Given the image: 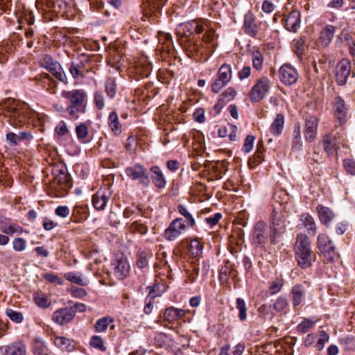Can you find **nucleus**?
I'll use <instances>...</instances> for the list:
<instances>
[{
  "label": "nucleus",
  "instance_id": "obj_3",
  "mask_svg": "<svg viewBox=\"0 0 355 355\" xmlns=\"http://www.w3.org/2000/svg\"><path fill=\"white\" fill-rule=\"evenodd\" d=\"M53 174L55 176L51 184L52 188L58 192V196L66 195L72 187L71 178L67 170L65 168L54 169Z\"/></svg>",
  "mask_w": 355,
  "mask_h": 355
},
{
  "label": "nucleus",
  "instance_id": "obj_51",
  "mask_svg": "<svg viewBox=\"0 0 355 355\" xmlns=\"http://www.w3.org/2000/svg\"><path fill=\"white\" fill-rule=\"evenodd\" d=\"M90 345L94 348H97L101 352L106 351V347L104 345L103 338L100 336H93L90 340Z\"/></svg>",
  "mask_w": 355,
  "mask_h": 355
},
{
  "label": "nucleus",
  "instance_id": "obj_30",
  "mask_svg": "<svg viewBox=\"0 0 355 355\" xmlns=\"http://www.w3.org/2000/svg\"><path fill=\"white\" fill-rule=\"evenodd\" d=\"M236 92L232 87H228L220 94L216 108L221 109L228 101H232L236 96Z\"/></svg>",
  "mask_w": 355,
  "mask_h": 355
},
{
  "label": "nucleus",
  "instance_id": "obj_12",
  "mask_svg": "<svg viewBox=\"0 0 355 355\" xmlns=\"http://www.w3.org/2000/svg\"><path fill=\"white\" fill-rule=\"evenodd\" d=\"M76 311L72 307L61 308L56 310L52 316V320L57 324L62 325L71 322L75 317Z\"/></svg>",
  "mask_w": 355,
  "mask_h": 355
},
{
  "label": "nucleus",
  "instance_id": "obj_17",
  "mask_svg": "<svg viewBox=\"0 0 355 355\" xmlns=\"http://www.w3.org/2000/svg\"><path fill=\"white\" fill-rule=\"evenodd\" d=\"M3 355H27V349L21 341L12 342L5 346Z\"/></svg>",
  "mask_w": 355,
  "mask_h": 355
},
{
  "label": "nucleus",
  "instance_id": "obj_54",
  "mask_svg": "<svg viewBox=\"0 0 355 355\" xmlns=\"http://www.w3.org/2000/svg\"><path fill=\"white\" fill-rule=\"evenodd\" d=\"M129 230L133 233L138 232L144 235L148 232V227L144 224L135 221L130 225Z\"/></svg>",
  "mask_w": 355,
  "mask_h": 355
},
{
  "label": "nucleus",
  "instance_id": "obj_4",
  "mask_svg": "<svg viewBox=\"0 0 355 355\" xmlns=\"http://www.w3.org/2000/svg\"><path fill=\"white\" fill-rule=\"evenodd\" d=\"M232 77V67L228 64H222L217 73V78L211 85V91L218 93L231 80Z\"/></svg>",
  "mask_w": 355,
  "mask_h": 355
},
{
  "label": "nucleus",
  "instance_id": "obj_26",
  "mask_svg": "<svg viewBox=\"0 0 355 355\" xmlns=\"http://www.w3.org/2000/svg\"><path fill=\"white\" fill-rule=\"evenodd\" d=\"M107 124L110 130L116 136L119 135L122 131V125L119 120L118 114L115 111L110 113Z\"/></svg>",
  "mask_w": 355,
  "mask_h": 355
},
{
  "label": "nucleus",
  "instance_id": "obj_60",
  "mask_svg": "<svg viewBox=\"0 0 355 355\" xmlns=\"http://www.w3.org/2000/svg\"><path fill=\"white\" fill-rule=\"evenodd\" d=\"M6 315L12 321L17 323L22 322L24 319L23 315L21 313L13 311L12 309H8L6 311Z\"/></svg>",
  "mask_w": 355,
  "mask_h": 355
},
{
  "label": "nucleus",
  "instance_id": "obj_29",
  "mask_svg": "<svg viewBox=\"0 0 355 355\" xmlns=\"http://www.w3.org/2000/svg\"><path fill=\"white\" fill-rule=\"evenodd\" d=\"M310 245L311 242L306 235L297 234L295 241V252L311 251Z\"/></svg>",
  "mask_w": 355,
  "mask_h": 355
},
{
  "label": "nucleus",
  "instance_id": "obj_40",
  "mask_svg": "<svg viewBox=\"0 0 355 355\" xmlns=\"http://www.w3.org/2000/svg\"><path fill=\"white\" fill-rule=\"evenodd\" d=\"M252 61L253 68L260 71L263 69V55L259 51H254L252 53Z\"/></svg>",
  "mask_w": 355,
  "mask_h": 355
},
{
  "label": "nucleus",
  "instance_id": "obj_45",
  "mask_svg": "<svg viewBox=\"0 0 355 355\" xmlns=\"http://www.w3.org/2000/svg\"><path fill=\"white\" fill-rule=\"evenodd\" d=\"M105 92L107 96L112 98L116 94V84L114 78H108L105 81Z\"/></svg>",
  "mask_w": 355,
  "mask_h": 355
},
{
  "label": "nucleus",
  "instance_id": "obj_58",
  "mask_svg": "<svg viewBox=\"0 0 355 355\" xmlns=\"http://www.w3.org/2000/svg\"><path fill=\"white\" fill-rule=\"evenodd\" d=\"M144 3L146 4L145 6L153 12L159 10L164 4V0H145Z\"/></svg>",
  "mask_w": 355,
  "mask_h": 355
},
{
  "label": "nucleus",
  "instance_id": "obj_10",
  "mask_svg": "<svg viewBox=\"0 0 355 355\" xmlns=\"http://www.w3.org/2000/svg\"><path fill=\"white\" fill-rule=\"evenodd\" d=\"M319 119L316 116L309 115L305 118L304 138L307 142H312L316 138Z\"/></svg>",
  "mask_w": 355,
  "mask_h": 355
},
{
  "label": "nucleus",
  "instance_id": "obj_11",
  "mask_svg": "<svg viewBox=\"0 0 355 355\" xmlns=\"http://www.w3.org/2000/svg\"><path fill=\"white\" fill-rule=\"evenodd\" d=\"M111 196L112 191L109 188L105 187L99 189L92 197V203L94 208L100 211L103 210Z\"/></svg>",
  "mask_w": 355,
  "mask_h": 355
},
{
  "label": "nucleus",
  "instance_id": "obj_27",
  "mask_svg": "<svg viewBox=\"0 0 355 355\" xmlns=\"http://www.w3.org/2000/svg\"><path fill=\"white\" fill-rule=\"evenodd\" d=\"M295 257L298 265L302 268H308L313 261L312 251L295 252Z\"/></svg>",
  "mask_w": 355,
  "mask_h": 355
},
{
  "label": "nucleus",
  "instance_id": "obj_9",
  "mask_svg": "<svg viewBox=\"0 0 355 355\" xmlns=\"http://www.w3.org/2000/svg\"><path fill=\"white\" fill-rule=\"evenodd\" d=\"M279 79L286 85H291L298 79L297 70L290 64H283L279 70Z\"/></svg>",
  "mask_w": 355,
  "mask_h": 355
},
{
  "label": "nucleus",
  "instance_id": "obj_38",
  "mask_svg": "<svg viewBox=\"0 0 355 355\" xmlns=\"http://www.w3.org/2000/svg\"><path fill=\"white\" fill-rule=\"evenodd\" d=\"M178 211L185 218L189 227H193L196 225V221L193 215L184 205H179L178 206Z\"/></svg>",
  "mask_w": 355,
  "mask_h": 355
},
{
  "label": "nucleus",
  "instance_id": "obj_31",
  "mask_svg": "<svg viewBox=\"0 0 355 355\" xmlns=\"http://www.w3.org/2000/svg\"><path fill=\"white\" fill-rule=\"evenodd\" d=\"M324 149L329 155L333 154L337 149L336 137L332 134H327L322 140Z\"/></svg>",
  "mask_w": 355,
  "mask_h": 355
},
{
  "label": "nucleus",
  "instance_id": "obj_13",
  "mask_svg": "<svg viewBox=\"0 0 355 355\" xmlns=\"http://www.w3.org/2000/svg\"><path fill=\"white\" fill-rule=\"evenodd\" d=\"M351 63L347 60H340L336 66V80L340 85H344L350 74Z\"/></svg>",
  "mask_w": 355,
  "mask_h": 355
},
{
  "label": "nucleus",
  "instance_id": "obj_15",
  "mask_svg": "<svg viewBox=\"0 0 355 355\" xmlns=\"http://www.w3.org/2000/svg\"><path fill=\"white\" fill-rule=\"evenodd\" d=\"M285 28L291 32H296L300 26V12L297 10L291 11L285 19Z\"/></svg>",
  "mask_w": 355,
  "mask_h": 355
},
{
  "label": "nucleus",
  "instance_id": "obj_57",
  "mask_svg": "<svg viewBox=\"0 0 355 355\" xmlns=\"http://www.w3.org/2000/svg\"><path fill=\"white\" fill-rule=\"evenodd\" d=\"M288 306V300L284 297H278L275 303L273 304V309L277 311L280 312L283 311Z\"/></svg>",
  "mask_w": 355,
  "mask_h": 355
},
{
  "label": "nucleus",
  "instance_id": "obj_61",
  "mask_svg": "<svg viewBox=\"0 0 355 355\" xmlns=\"http://www.w3.org/2000/svg\"><path fill=\"white\" fill-rule=\"evenodd\" d=\"M254 139V137L252 135H248L245 137L242 148L243 151H244L245 153H248L252 150Z\"/></svg>",
  "mask_w": 355,
  "mask_h": 355
},
{
  "label": "nucleus",
  "instance_id": "obj_56",
  "mask_svg": "<svg viewBox=\"0 0 355 355\" xmlns=\"http://www.w3.org/2000/svg\"><path fill=\"white\" fill-rule=\"evenodd\" d=\"M13 250L17 252H21L26 248V241L23 238H15L12 241Z\"/></svg>",
  "mask_w": 355,
  "mask_h": 355
},
{
  "label": "nucleus",
  "instance_id": "obj_46",
  "mask_svg": "<svg viewBox=\"0 0 355 355\" xmlns=\"http://www.w3.org/2000/svg\"><path fill=\"white\" fill-rule=\"evenodd\" d=\"M123 215L124 218H129L135 215L145 216V212L139 206H137L135 208L128 207L124 209Z\"/></svg>",
  "mask_w": 355,
  "mask_h": 355
},
{
  "label": "nucleus",
  "instance_id": "obj_47",
  "mask_svg": "<svg viewBox=\"0 0 355 355\" xmlns=\"http://www.w3.org/2000/svg\"><path fill=\"white\" fill-rule=\"evenodd\" d=\"M302 217L303 224L304 225L305 227L307 229L309 232H312L313 234H314L316 231V225L313 217L309 214H304Z\"/></svg>",
  "mask_w": 355,
  "mask_h": 355
},
{
  "label": "nucleus",
  "instance_id": "obj_23",
  "mask_svg": "<svg viewBox=\"0 0 355 355\" xmlns=\"http://www.w3.org/2000/svg\"><path fill=\"white\" fill-rule=\"evenodd\" d=\"M31 351L34 355H51L46 343L40 338H36L33 340Z\"/></svg>",
  "mask_w": 355,
  "mask_h": 355
},
{
  "label": "nucleus",
  "instance_id": "obj_37",
  "mask_svg": "<svg viewBox=\"0 0 355 355\" xmlns=\"http://www.w3.org/2000/svg\"><path fill=\"white\" fill-rule=\"evenodd\" d=\"M40 64L42 67L48 69L49 71H54L56 68H58L59 63L55 62L53 58L48 55H45L40 60Z\"/></svg>",
  "mask_w": 355,
  "mask_h": 355
},
{
  "label": "nucleus",
  "instance_id": "obj_34",
  "mask_svg": "<svg viewBox=\"0 0 355 355\" xmlns=\"http://www.w3.org/2000/svg\"><path fill=\"white\" fill-rule=\"evenodd\" d=\"M64 277L69 282L80 286H87L89 283L88 280L83 277L82 275H78L74 272H66Z\"/></svg>",
  "mask_w": 355,
  "mask_h": 355
},
{
  "label": "nucleus",
  "instance_id": "obj_62",
  "mask_svg": "<svg viewBox=\"0 0 355 355\" xmlns=\"http://www.w3.org/2000/svg\"><path fill=\"white\" fill-rule=\"evenodd\" d=\"M69 71L73 78L83 76V68L79 64L72 63L69 68Z\"/></svg>",
  "mask_w": 355,
  "mask_h": 355
},
{
  "label": "nucleus",
  "instance_id": "obj_55",
  "mask_svg": "<svg viewBox=\"0 0 355 355\" xmlns=\"http://www.w3.org/2000/svg\"><path fill=\"white\" fill-rule=\"evenodd\" d=\"M76 133L79 140H81L84 143L86 142L85 139L88 136L89 132L87 127L85 124L80 123V125H77L76 128Z\"/></svg>",
  "mask_w": 355,
  "mask_h": 355
},
{
  "label": "nucleus",
  "instance_id": "obj_53",
  "mask_svg": "<svg viewBox=\"0 0 355 355\" xmlns=\"http://www.w3.org/2000/svg\"><path fill=\"white\" fill-rule=\"evenodd\" d=\"M187 51L189 55L193 56L198 54H202L205 51V47L196 42H191L187 46Z\"/></svg>",
  "mask_w": 355,
  "mask_h": 355
},
{
  "label": "nucleus",
  "instance_id": "obj_35",
  "mask_svg": "<svg viewBox=\"0 0 355 355\" xmlns=\"http://www.w3.org/2000/svg\"><path fill=\"white\" fill-rule=\"evenodd\" d=\"M294 137L292 141V150L293 151L300 150L302 148L301 128L300 123H296L293 130Z\"/></svg>",
  "mask_w": 355,
  "mask_h": 355
},
{
  "label": "nucleus",
  "instance_id": "obj_33",
  "mask_svg": "<svg viewBox=\"0 0 355 355\" xmlns=\"http://www.w3.org/2000/svg\"><path fill=\"white\" fill-rule=\"evenodd\" d=\"M284 126V116L282 114H278L270 127V131L274 136L279 135Z\"/></svg>",
  "mask_w": 355,
  "mask_h": 355
},
{
  "label": "nucleus",
  "instance_id": "obj_44",
  "mask_svg": "<svg viewBox=\"0 0 355 355\" xmlns=\"http://www.w3.org/2000/svg\"><path fill=\"white\" fill-rule=\"evenodd\" d=\"M150 255V252L144 250H139L137 254V266L139 268H144L148 265V257Z\"/></svg>",
  "mask_w": 355,
  "mask_h": 355
},
{
  "label": "nucleus",
  "instance_id": "obj_7",
  "mask_svg": "<svg viewBox=\"0 0 355 355\" xmlns=\"http://www.w3.org/2000/svg\"><path fill=\"white\" fill-rule=\"evenodd\" d=\"M125 174L132 180H139L144 187L149 185V178L146 168L140 164L129 166L125 169Z\"/></svg>",
  "mask_w": 355,
  "mask_h": 355
},
{
  "label": "nucleus",
  "instance_id": "obj_59",
  "mask_svg": "<svg viewBox=\"0 0 355 355\" xmlns=\"http://www.w3.org/2000/svg\"><path fill=\"white\" fill-rule=\"evenodd\" d=\"M329 340V336L325 331L320 332V338L316 343L317 349L320 351L324 348V344Z\"/></svg>",
  "mask_w": 355,
  "mask_h": 355
},
{
  "label": "nucleus",
  "instance_id": "obj_5",
  "mask_svg": "<svg viewBox=\"0 0 355 355\" xmlns=\"http://www.w3.org/2000/svg\"><path fill=\"white\" fill-rule=\"evenodd\" d=\"M268 241V236L266 230V224L259 220L257 222L251 234L252 245L256 248H263Z\"/></svg>",
  "mask_w": 355,
  "mask_h": 355
},
{
  "label": "nucleus",
  "instance_id": "obj_39",
  "mask_svg": "<svg viewBox=\"0 0 355 355\" xmlns=\"http://www.w3.org/2000/svg\"><path fill=\"white\" fill-rule=\"evenodd\" d=\"M215 38V31L214 29L210 28L206 31V33L202 36V41L207 44L210 46H207L206 49L209 52L213 51V48L215 46V44L214 43Z\"/></svg>",
  "mask_w": 355,
  "mask_h": 355
},
{
  "label": "nucleus",
  "instance_id": "obj_48",
  "mask_svg": "<svg viewBox=\"0 0 355 355\" xmlns=\"http://www.w3.org/2000/svg\"><path fill=\"white\" fill-rule=\"evenodd\" d=\"M332 242L324 234H320L318 236V247L320 252L332 246Z\"/></svg>",
  "mask_w": 355,
  "mask_h": 355
},
{
  "label": "nucleus",
  "instance_id": "obj_63",
  "mask_svg": "<svg viewBox=\"0 0 355 355\" xmlns=\"http://www.w3.org/2000/svg\"><path fill=\"white\" fill-rule=\"evenodd\" d=\"M69 291L71 295L76 298H83L87 295V291L82 288L72 286Z\"/></svg>",
  "mask_w": 355,
  "mask_h": 355
},
{
  "label": "nucleus",
  "instance_id": "obj_50",
  "mask_svg": "<svg viewBox=\"0 0 355 355\" xmlns=\"http://www.w3.org/2000/svg\"><path fill=\"white\" fill-rule=\"evenodd\" d=\"M315 322L310 319H304L297 327L298 332L302 334L306 333L309 329H312L314 326Z\"/></svg>",
  "mask_w": 355,
  "mask_h": 355
},
{
  "label": "nucleus",
  "instance_id": "obj_20",
  "mask_svg": "<svg viewBox=\"0 0 355 355\" xmlns=\"http://www.w3.org/2000/svg\"><path fill=\"white\" fill-rule=\"evenodd\" d=\"M54 343L55 345L62 351L68 352H73L76 346V343L74 340L64 336H55Z\"/></svg>",
  "mask_w": 355,
  "mask_h": 355
},
{
  "label": "nucleus",
  "instance_id": "obj_18",
  "mask_svg": "<svg viewBox=\"0 0 355 355\" xmlns=\"http://www.w3.org/2000/svg\"><path fill=\"white\" fill-rule=\"evenodd\" d=\"M347 110L344 101L339 96L336 97L334 101V114L340 125L346 121Z\"/></svg>",
  "mask_w": 355,
  "mask_h": 355
},
{
  "label": "nucleus",
  "instance_id": "obj_52",
  "mask_svg": "<svg viewBox=\"0 0 355 355\" xmlns=\"http://www.w3.org/2000/svg\"><path fill=\"white\" fill-rule=\"evenodd\" d=\"M236 309L239 310V318L241 320L243 321L247 318V308L245 301L241 298L236 300Z\"/></svg>",
  "mask_w": 355,
  "mask_h": 355
},
{
  "label": "nucleus",
  "instance_id": "obj_1",
  "mask_svg": "<svg viewBox=\"0 0 355 355\" xmlns=\"http://www.w3.org/2000/svg\"><path fill=\"white\" fill-rule=\"evenodd\" d=\"M288 223V215L285 211L273 209L270 218L269 239L272 245H277L286 231Z\"/></svg>",
  "mask_w": 355,
  "mask_h": 355
},
{
  "label": "nucleus",
  "instance_id": "obj_41",
  "mask_svg": "<svg viewBox=\"0 0 355 355\" xmlns=\"http://www.w3.org/2000/svg\"><path fill=\"white\" fill-rule=\"evenodd\" d=\"M35 304L41 308H47L51 305L50 300L45 294L42 293H36L33 296Z\"/></svg>",
  "mask_w": 355,
  "mask_h": 355
},
{
  "label": "nucleus",
  "instance_id": "obj_16",
  "mask_svg": "<svg viewBox=\"0 0 355 355\" xmlns=\"http://www.w3.org/2000/svg\"><path fill=\"white\" fill-rule=\"evenodd\" d=\"M184 34L189 36L193 34H200L204 31L202 20H192L182 25Z\"/></svg>",
  "mask_w": 355,
  "mask_h": 355
},
{
  "label": "nucleus",
  "instance_id": "obj_36",
  "mask_svg": "<svg viewBox=\"0 0 355 355\" xmlns=\"http://www.w3.org/2000/svg\"><path fill=\"white\" fill-rule=\"evenodd\" d=\"M113 322L114 319L112 317H103L96 321L94 329L96 332H104Z\"/></svg>",
  "mask_w": 355,
  "mask_h": 355
},
{
  "label": "nucleus",
  "instance_id": "obj_32",
  "mask_svg": "<svg viewBox=\"0 0 355 355\" xmlns=\"http://www.w3.org/2000/svg\"><path fill=\"white\" fill-rule=\"evenodd\" d=\"M293 306L300 305L304 298L305 291L301 285L297 284L293 286L291 292Z\"/></svg>",
  "mask_w": 355,
  "mask_h": 355
},
{
  "label": "nucleus",
  "instance_id": "obj_43",
  "mask_svg": "<svg viewBox=\"0 0 355 355\" xmlns=\"http://www.w3.org/2000/svg\"><path fill=\"white\" fill-rule=\"evenodd\" d=\"M202 244L198 239H193L191 241L189 252L193 257H198L202 252Z\"/></svg>",
  "mask_w": 355,
  "mask_h": 355
},
{
  "label": "nucleus",
  "instance_id": "obj_21",
  "mask_svg": "<svg viewBox=\"0 0 355 355\" xmlns=\"http://www.w3.org/2000/svg\"><path fill=\"white\" fill-rule=\"evenodd\" d=\"M244 28L245 33L252 37H255L258 33V26L255 21V17L251 12H248L244 19Z\"/></svg>",
  "mask_w": 355,
  "mask_h": 355
},
{
  "label": "nucleus",
  "instance_id": "obj_6",
  "mask_svg": "<svg viewBox=\"0 0 355 355\" xmlns=\"http://www.w3.org/2000/svg\"><path fill=\"white\" fill-rule=\"evenodd\" d=\"M270 87V80L266 76L260 78L250 90V97L251 101L259 102L262 100L268 92Z\"/></svg>",
  "mask_w": 355,
  "mask_h": 355
},
{
  "label": "nucleus",
  "instance_id": "obj_49",
  "mask_svg": "<svg viewBox=\"0 0 355 355\" xmlns=\"http://www.w3.org/2000/svg\"><path fill=\"white\" fill-rule=\"evenodd\" d=\"M324 257L329 261L333 262L339 259V254L334 245L321 251Z\"/></svg>",
  "mask_w": 355,
  "mask_h": 355
},
{
  "label": "nucleus",
  "instance_id": "obj_28",
  "mask_svg": "<svg viewBox=\"0 0 355 355\" xmlns=\"http://www.w3.org/2000/svg\"><path fill=\"white\" fill-rule=\"evenodd\" d=\"M150 171L153 173L152 180L155 187L158 189L164 188L166 184V181L160 168L157 166H152Z\"/></svg>",
  "mask_w": 355,
  "mask_h": 355
},
{
  "label": "nucleus",
  "instance_id": "obj_24",
  "mask_svg": "<svg viewBox=\"0 0 355 355\" xmlns=\"http://www.w3.org/2000/svg\"><path fill=\"white\" fill-rule=\"evenodd\" d=\"M336 28L332 25L326 26L320 32V42L322 46H327L332 41Z\"/></svg>",
  "mask_w": 355,
  "mask_h": 355
},
{
  "label": "nucleus",
  "instance_id": "obj_64",
  "mask_svg": "<svg viewBox=\"0 0 355 355\" xmlns=\"http://www.w3.org/2000/svg\"><path fill=\"white\" fill-rule=\"evenodd\" d=\"M55 214L56 216L65 218L70 214V209L67 206H58L55 209Z\"/></svg>",
  "mask_w": 355,
  "mask_h": 355
},
{
  "label": "nucleus",
  "instance_id": "obj_25",
  "mask_svg": "<svg viewBox=\"0 0 355 355\" xmlns=\"http://www.w3.org/2000/svg\"><path fill=\"white\" fill-rule=\"evenodd\" d=\"M135 68L142 77H147L150 73L152 67L148 58L142 57L135 62Z\"/></svg>",
  "mask_w": 355,
  "mask_h": 355
},
{
  "label": "nucleus",
  "instance_id": "obj_42",
  "mask_svg": "<svg viewBox=\"0 0 355 355\" xmlns=\"http://www.w3.org/2000/svg\"><path fill=\"white\" fill-rule=\"evenodd\" d=\"M293 50L299 58H302L305 49V42L302 38L294 40L292 44Z\"/></svg>",
  "mask_w": 355,
  "mask_h": 355
},
{
  "label": "nucleus",
  "instance_id": "obj_22",
  "mask_svg": "<svg viewBox=\"0 0 355 355\" xmlns=\"http://www.w3.org/2000/svg\"><path fill=\"white\" fill-rule=\"evenodd\" d=\"M318 217L322 223L329 226L330 222L334 218L335 214L329 207L319 205L316 207Z\"/></svg>",
  "mask_w": 355,
  "mask_h": 355
},
{
  "label": "nucleus",
  "instance_id": "obj_19",
  "mask_svg": "<svg viewBox=\"0 0 355 355\" xmlns=\"http://www.w3.org/2000/svg\"><path fill=\"white\" fill-rule=\"evenodd\" d=\"M187 313V311L182 309L171 306L165 309L163 319L169 323H172L178 319L184 317Z\"/></svg>",
  "mask_w": 355,
  "mask_h": 355
},
{
  "label": "nucleus",
  "instance_id": "obj_14",
  "mask_svg": "<svg viewBox=\"0 0 355 355\" xmlns=\"http://www.w3.org/2000/svg\"><path fill=\"white\" fill-rule=\"evenodd\" d=\"M112 266L114 275L117 279L123 280L129 275L130 268L126 259H118L112 263Z\"/></svg>",
  "mask_w": 355,
  "mask_h": 355
},
{
  "label": "nucleus",
  "instance_id": "obj_2",
  "mask_svg": "<svg viewBox=\"0 0 355 355\" xmlns=\"http://www.w3.org/2000/svg\"><path fill=\"white\" fill-rule=\"evenodd\" d=\"M62 96L67 99L71 105L67 107L71 119H77L80 116V114L85 112L83 103L85 98V92L81 89H73L71 91H63Z\"/></svg>",
  "mask_w": 355,
  "mask_h": 355
},
{
  "label": "nucleus",
  "instance_id": "obj_8",
  "mask_svg": "<svg viewBox=\"0 0 355 355\" xmlns=\"http://www.w3.org/2000/svg\"><path fill=\"white\" fill-rule=\"evenodd\" d=\"M187 225L182 218L174 219L165 230L164 236L167 241H174L186 230Z\"/></svg>",
  "mask_w": 355,
  "mask_h": 355
}]
</instances>
